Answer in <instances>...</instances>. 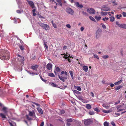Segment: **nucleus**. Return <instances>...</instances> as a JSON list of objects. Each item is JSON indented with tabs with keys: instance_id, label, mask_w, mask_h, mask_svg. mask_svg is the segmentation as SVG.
I'll return each instance as SVG.
<instances>
[{
	"instance_id": "obj_1",
	"label": "nucleus",
	"mask_w": 126,
	"mask_h": 126,
	"mask_svg": "<svg viewBox=\"0 0 126 126\" xmlns=\"http://www.w3.org/2000/svg\"><path fill=\"white\" fill-rule=\"evenodd\" d=\"M39 24L43 28L46 30H48L49 29V26L47 24H44L42 23H39Z\"/></svg>"
},
{
	"instance_id": "obj_2",
	"label": "nucleus",
	"mask_w": 126,
	"mask_h": 126,
	"mask_svg": "<svg viewBox=\"0 0 126 126\" xmlns=\"http://www.w3.org/2000/svg\"><path fill=\"white\" fill-rule=\"evenodd\" d=\"M102 30L100 29H98L96 32V38L98 39L100 38L101 35Z\"/></svg>"
},
{
	"instance_id": "obj_3",
	"label": "nucleus",
	"mask_w": 126,
	"mask_h": 126,
	"mask_svg": "<svg viewBox=\"0 0 126 126\" xmlns=\"http://www.w3.org/2000/svg\"><path fill=\"white\" fill-rule=\"evenodd\" d=\"M66 11L68 13L71 15H73L74 13V11L69 7L67 8L66 9Z\"/></svg>"
},
{
	"instance_id": "obj_4",
	"label": "nucleus",
	"mask_w": 126,
	"mask_h": 126,
	"mask_svg": "<svg viewBox=\"0 0 126 126\" xmlns=\"http://www.w3.org/2000/svg\"><path fill=\"white\" fill-rule=\"evenodd\" d=\"M83 122L85 125H88L91 123L92 121L90 119L84 120L83 121Z\"/></svg>"
},
{
	"instance_id": "obj_5",
	"label": "nucleus",
	"mask_w": 126,
	"mask_h": 126,
	"mask_svg": "<svg viewBox=\"0 0 126 126\" xmlns=\"http://www.w3.org/2000/svg\"><path fill=\"white\" fill-rule=\"evenodd\" d=\"M0 57L1 59L3 60H9L10 58V55L9 54L7 55H2Z\"/></svg>"
},
{
	"instance_id": "obj_6",
	"label": "nucleus",
	"mask_w": 126,
	"mask_h": 126,
	"mask_svg": "<svg viewBox=\"0 0 126 126\" xmlns=\"http://www.w3.org/2000/svg\"><path fill=\"white\" fill-rule=\"evenodd\" d=\"M87 11L90 14H94L95 13V11L94 9L92 8L87 9Z\"/></svg>"
},
{
	"instance_id": "obj_7",
	"label": "nucleus",
	"mask_w": 126,
	"mask_h": 126,
	"mask_svg": "<svg viewBox=\"0 0 126 126\" xmlns=\"http://www.w3.org/2000/svg\"><path fill=\"white\" fill-rule=\"evenodd\" d=\"M63 77L59 75H58V77L62 81L64 82L65 80L64 79H66L68 78V76H63Z\"/></svg>"
},
{
	"instance_id": "obj_8",
	"label": "nucleus",
	"mask_w": 126,
	"mask_h": 126,
	"mask_svg": "<svg viewBox=\"0 0 126 126\" xmlns=\"http://www.w3.org/2000/svg\"><path fill=\"white\" fill-rule=\"evenodd\" d=\"M75 5L77 7L81 8L83 7V6L81 4H80L78 2H74Z\"/></svg>"
},
{
	"instance_id": "obj_9",
	"label": "nucleus",
	"mask_w": 126,
	"mask_h": 126,
	"mask_svg": "<svg viewBox=\"0 0 126 126\" xmlns=\"http://www.w3.org/2000/svg\"><path fill=\"white\" fill-rule=\"evenodd\" d=\"M27 1L29 5L32 8L34 7V4L32 1L29 0H27Z\"/></svg>"
},
{
	"instance_id": "obj_10",
	"label": "nucleus",
	"mask_w": 126,
	"mask_h": 126,
	"mask_svg": "<svg viewBox=\"0 0 126 126\" xmlns=\"http://www.w3.org/2000/svg\"><path fill=\"white\" fill-rule=\"evenodd\" d=\"M11 18L12 19H14V23H15L16 24L17 23V22L19 23L20 22V20L18 18H13L12 17H11Z\"/></svg>"
},
{
	"instance_id": "obj_11",
	"label": "nucleus",
	"mask_w": 126,
	"mask_h": 126,
	"mask_svg": "<svg viewBox=\"0 0 126 126\" xmlns=\"http://www.w3.org/2000/svg\"><path fill=\"white\" fill-rule=\"evenodd\" d=\"M29 114L30 116L33 117L34 116L35 117V114L34 110H32L31 111H29Z\"/></svg>"
},
{
	"instance_id": "obj_12",
	"label": "nucleus",
	"mask_w": 126,
	"mask_h": 126,
	"mask_svg": "<svg viewBox=\"0 0 126 126\" xmlns=\"http://www.w3.org/2000/svg\"><path fill=\"white\" fill-rule=\"evenodd\" d=\"M52 64L51 63H48L47 65V68L49 70L51 69L52 67Z\"/></svg>"
},
{
	"instance_id": "obj_13",
	"label": "nucleus",
	"mask_w": 126,
	"mask_h": 126,
	"mask_svg": "<svg viewBox=\"0 0 126 126\" xmlns=\"http://www.w3.org/2000/svg\"><path fill=\"white\" fill-rule=\"evenodd\" d=\"M38 67V65H33L31 66V68L33 70H36Z\"/></svg>"
},
{
	"instance_id": "obj_14",
	"label": "nucleus",
	"mask_w": 126,
	"mask_h": 126,
	"mask_svg": "<svg viewBox=\"0 0 126 126\" xmlns=\"http://www.w3.org/2000/svg\"><path fill=\"white\" fill-rule=\"evenodd\" d=\"M38 111L41 114H43V112L42 109L38 107L37 108Z\"/></svg>"
},
{
	"instance_id": "obj_15",
	"label": "nucleus",
	"mask_w": 126,
	"mask_h": 126,
	"mask_svg": "<svg viewBox=\"0 0 126 126\" xmlns=\"http://www.w3.org/2000/svg\"><path fill=\"white\" fill-rule=\"evenodd\" d=\"M17 56L18 57H19L20 58L19 59L20 60V61H21L22 62V65L23 64V61H24V57H23L22 56H21L20 55H17Z\"/></svg>"
},
{
	"instance_id": "obj_16",
	"label": "nucleus",
	"mask_w": 126,
	"mask_h": 126,
	"mask_svg": "<svg viewBox=\"0 0 126 126\" xmlns=\"http://www.w3.org/2000/svg\"><path fill=\"white\" fill-rule=\"evenodd\" d=\"M3 111L6 114H7V113L8 112L7 108L5 107H3L2 109Z\"/></svg>"
},
{
	"instance_id": "obj_17",
	"label": "nucleus",
	"mask_w": 126,
	"mask_h": 126,
	"mask_svg": "<svg viewBox=\"0 0 126 126\" xmlns=\"http://www.w3.org/2000/svg\"><path fill=\"white\" fill-rule=\"evenodd\" d=\"M102 10L105 11H110V8L108 7H105L102 8Z\"/></svg>"
},
{
	"instance_id": "obj_18",
	"label": "nucleus",
	"mask_w": 126,
	"mask_h": 126,
	"mask_svg": "<svg viewBox=\"0 0 126 126\" xmlns=\"http://www.w3.org/2000/svg\"><path fill=\"white\" fill-rule=\"evenodd\" d=\"M86 72H87L88 70V67L87 66H84L82 68Z\"/></svg>"
},
{
	"instance_id": "obj_19",
	"label": "nucleus",
	"mask_w": 126,
	"mask_h": 126,
	"mask_svg": "<svg viewBox=\"0 0 126 126\" xmlns=\"http://www.w3.org/2000/svg\"><path fill=\"white\" fill-rule=\"evenodd\" d=\"M75 120L71 118H69L67 119L66 121L68 122H72L74 121Z\"/></svg>"
},
{
	"instance_id": "obj_20",
	"label": "nucleus",
	"mask_w": 126,
	"mask_h": 126,
	"mask_svg": "<svg viewBox=\"0 0 126 126\" xmlns=\"http://www.w3.org/2000/svg\"><path fill=\"white\" fill-rule=\"evenodd\" d=\"M121 28L126 29V24H121Z\"/></svg>"
},
{
	"instance_id": "obj_21",
	"label": "nucleus",
	"mask_w": 126,
	"mask_h": 126,
	"mask_svg": "<svg viewBox=\"0 0 126 126\" xmlns=\"http://www.w3.org/2000/svg\"><path fill=\"white\" fill-rule=\"evenodd\" d=\"M122 79H121L120 80L115 82L114 83V84L116 85L119 84L122 82Z\"/></svg>"
},
{
	"instance_id": "obj_22",
	"label": "nucleus",
	"mask_w": 126,
	"mask_h": 126,
	"mask_svg": "<svg viewBox=\"0 0 126 126\" xmlns=\"http://www.w3.org/2000/svg\"><path fill=\"white\" fill-rule=\"evenodd\" d=\"M70 57V55L69 54L67 53H66L65 54H64V57L65 59H67L68 58Z\"/></svg>"
},
{
	"instance_id": "obj_23",
	"label": "nucleus",
	"mask_w": 126,
	"mask_h": 126,
	"mask_svg": "<svg viewBox=\"0 0 126 126\" xmlns=\"http://www.w3.org/2000/svg\"><path fill=\"white\" fill-rule=\"evenodd\" d=\"M64 74L65 75V76H68V73L66 71H62L61 72V75H62Z\"/></svg>"
},
{
	"instance_id": "obj_24",
	"label": "nucleus",
	"mask_w": 126,
	"mask_h": 126,
	"mask_svg": "<svg viewBox=\"0 0 126 126\" xmlns=\"http://www.w3.org/2000/svg\"><path fill=\"white\" fill-rule=\"evenodd\" d=\"M55 70L57 72H59L60 71V69L59 67L55 66Z\"/></svg>"
},
{
	"instance_id": "obj_25",
	"label": "nucleus",
	"mask_w": 126,
	"mask_h": 126,
	"mask_svg": "<svg viewBox=\"0 0 126 126\" xmlns=\"http://www.w3.org/2000/svg\"><path fill=\"white\" fill-rule=\"evenodd\" d=\"M74 87L75 89H77V90L78 91H80L81 90V88H80V87L79 86H74Z\"/></svg>"
},
{
	"instance_id": "obj_26",
	"label": "nucleus",
	"mask_w": 126,
	"mask_h": 126,
	"mask_svg": "<svg viewBox=\"0 0 126 126\" xmlns=\"http://www.w3.org/2000/svg\"><path fill=\"white\" fill-rule=\"evenodd\" d=\"M69 72L70 74V75L71 76L73 80V79H74L73 74V73L71 71H69Z\"/></svg>"
},
{
	"instance_id": "obj_27",
	"label": "nucleus",
	"mask_w": 126,
	"mask_h": 126,
	"mask_svg": "<svg viewBox=\"0 0 126 126\" xmlns=\"http://www.w3.org/2000/svg\"><path fill=\"white\" fill-rule=\"evenodd\" d=\"M0 115L1 117L5 119L6 118L5 115L3 113H0Z\"/></svg>"
},
{
	"instance_id": "obj_28",
	"label": "nucleus",
	"mask_w": 126,
	"mask_h": 126,
	"mask_svg": "<svg viewBox=\"0 0 126 126\" xmlns=\"http://www.w3.org/2000/svg\"><path fill=\"white\" fill-rule=\"evenodd\" d=\"M122 86L121 85H118L116 86V87L115 88V90L117 91L121 88Z\"/></svg>"
},
{
	"instance_id": "obj_29",
	"label": "nucleus",
	"mask_w": 126,
	"mask_h": 126,
	"mask_svg": "<svg viewBox=\"0 0 126 126\" xmlns=\"http://www.w3.org/2000/svg\"><path fill=\"white\" fill-rule=\"evenodd\" d=\"M110 21L113 22L115 18L113 16H111L110 17Z\"/></svg>"
},
{
	"instance_id": "obj_30",
	"label": "nucleus",
	"mask_w": 126,
	"mask_h": 126,
	"mask_svg": "<svg viewBox=\"0 0 126 126\" xmlns=\"http://www.w3.org/2000/svg\"><path fill=\"white\" fill-rule=\"evenodd\" d=\"M35 11L36 10L35 9H33L32 10L33 15L34 16H35L36 15L35 13Z\"/></svg>"
},
{
	"instance_id": "obj_31",
	"label": "nucleus",
	"mask_w": 126,
	"mask_h": 126,
	"mask_svg": "<svg viewBox=\"0 0 126 126\" xmlns=\"http://www.w3.org/2000/svg\"><path fill=\"white\" fill-rule=\"evenodd\" d=\"M86 107L88 109H91V108L90 105L89 104L86 105Z\"/></svg>"
},
{
	"instance_id": "obj_32",
	"label": "nucleus",
	"mask_w": 126,
	"mask_h": 126,
	"mask_svg": "<svg viewBox=\"0 0 126 126\" xmlns=\"http://www.w3.org/2000/svg\"><path fill=\"white\" fill-rule=\"evenodd\" d=\"M48 75L50 77H54L55 76L53 73H49L48 74Z\"/></svg>"
},
{
	"instance_id": "obj_33",
	"label": "nucleus",
	"mask_w": 126,
	"mask_h": 126,
	"mask_svg": "<svg viewBox=\"0 0 126 126\" xmlns=\"http://www.w3.org/2000/svg\"><path fill=\"white\" fill-rule=\"evenodd\" d=\"M95 18L97 20L99 21L101 17L100 16H95Z\"/></svg>"
},
{
	"instance_id": "obj_34",
	"label": "nucleus",
	"mask_w": 126,
	"mask_h": 126,
	"mask_svg": "<svg viewBox=\"0 0 126 126\" xmlns=\"http://www.w3.org/2000/svg\"><path fill=\"white\" fill-rule=\"evenodd\" d=\"M56 0L57 1L59 5L61 6L62 5V4L61 0Z\"/></svg>"
},
{
	"instance_id": "obj_35",
	"label": "nucleus",
	"mask_w": 126,
	"mask_h": 126,
	"mask_svg": "<svg viewBox=\"0 0 126 126\" xmlns=\"http://www.w3.org/2000/svg\"><path fill=\"white\" fill-rule=\"evenodd\" d=\"M102 106L103 107L106 109H108L109 108V106H106L105 104H103Z\"/></svg>"
},
{
	"instance_id": "obj_36",
	"label": "nucleus",
	"mask_w": 126,
	"mask_h": 126,
	"mask_svg": "<svg viewBox=\"0 0 126 126\" xmlns=\"http://www.w3.org/2000/svg\"><path fill=\"white\" fill-rule=\"evenodd\" d=\"M89 18L91 20L93 21H95V19L93 17L91 16H89Z\"/></svg>"
},
{
	"instance_id": "obj_37",
	"label": "nucleus",
	"mask_w": 126,
	"mask_h": 126,
	"mask_svg": "<svg viewBox=\"0 0 126 126\" xmlns=\"http://www.w3.org/2000/svg\"><path fill=\"white\" fill-rule=\"evenodd\" d=\"M104 126H109V124L107 122H105L104 123Z\"/></svg>"
},
{
	"instance_id": "obj_38",
	"label": "nucleus",
	"mask_w": 126,
	"mask_h": 126,
	"mask_svg": "<svg viewBox=\"0 0 126 126\" xmlns=\"http://www.w3.org/2000/svg\"><path fill=\"white\" fill-rule=\"evenodd\" d=\"M116 24L117 25H118L119 27L120 28V27L121 24H120L118 22L116 21Z\"/></svg>"
},
{
	"instance_id": "obj_39",
	"label": "nucleus",
	"mask_w": 126,
	"mask_h": 126,
	"mask_svg": "<svg viewBox=\"0 0 126 126\" xmlns=\"http://www.w3.org/2000/svg\"><path fill=\"white\" fill-rule=\"evenodd\" d=\"M82 14L84 15L87 16H88V14L86 12H85L84 11H82Z\"/></svg>"
},
{
	"instance_id": "obj_40",
	"label": "nucleus",
	"mask_w": 126,
	"mask_h": 126,
	"mask_svg": "<svg viewBox=\"0 0 126 126\" xmlns=\"http://www.w3.org/2000/svg\"><path fill=\"white\" fill-rule=\"evenodd\" d=\"M51 85L53 87H56L57 86V85L55 83H52L51 84Z\"/></svg>"
},
{
	"instance_id": "obj_41",
	"label": "nucleus",
	"mask_w": 126,
	"mask_h": 126,
	"mask_svg": "<svg viewBox=\"0 0 126 126\" xmlns=\"http://www.w3.org/2000/svg\"><path fill=\"white\" fill-rule=\"evenodd\" d=\"M89 114L91 115H93L94 114V113L93 111H90L89 112Z\"/></svg>"
},
{
	"instance_id": "obj_42",
	"label": "nucleus",
	"mask_w": 126,
	"mask_h": 126,
	"mask_svg": "<svg viewBox=\"0 0 126 126\" xmlns=\"http://www.w3.org/2000/svg\"><path fill=\"white\" fill-rule=\"evenodd\" d=\"M109 19V18L108 17H105L103 18L102 19L104 21H105L106 20H108Z\"/></svg>"
},
{
	"instance_id": "obj_43",
	"label": "nucleus",
	"mask_w": 126,
	"mask_h": 126,
	"mask_svg": "<svg viewBox=\"0 0 126 126\" xmlns=\"http://www.w3.org/2000/svg\"><path fill=\"white\" fill-rule=\"evenodd\" d=\"M94 110L95 111H96L97 112H99L100 111L98 109V108L97 107L95 108H94Z\"/></svg>"
},
{
	"instance_id": "obj_44",
	"label": "nucleus",
	"mask_w": 126,
	"mask_h": 126,
	"mask_svg": "<svg viewBox=\"0 0 126 126\" xmlns=\"http://www.w3.org/2000/svg\"><path fill=\"white\" fill-rule=\"evenodd\" d=\"M94 58H96L98 59H99V58L98 57V56L96 54H94Z\"/></svg>"
},
{
	"instance_id": "obj_45",
	"label": "nucleus",
	"mask_w": 126,
	"mask_h": 126,
	"mask_svg": "<svg viewBox=\"0 0 126 126\" xmlns=\"http://www.w3.org/2000/svg\"><path fill=\"white\" fill-rule=\"evenodd\" d=\"M103 112L105 113H108L110 112L109 110H103Z\"/></svg>"
},
{
	"instance_id": "obj_46",
	"label": "nucleus",
	"mask_w": 126,
	"mask_h": 126,
	"mask_svg": "<svg viewBox=\"0 0 126 126\" xmlns=\"http://www.w3.org/2000/svg\"><path fill=\"white\" fill-rule=\"evenodd\" d=\"M16 0L17 2V4L19 5L21 4V2L20 0Z\"/></svg>"
},
{
	"instance_id": "obj_47",
	"label": "nucleus",
	"mask_w": 126,
	"mask_h": 126,
	"mask_svg": "<svg viewBox=\"0 0 126 126\" xmlns=\"http://www.w3.org/2000/svg\"><path fill=\"white\" fill-rule=\"evenodd\" d=\"M102 15H106L107 14V13L106 12H101Z\"/></svg>"
},
{
	"instance_id": "obj_48",
	"label": "nucleus",
	"mask_w": 126,
	"mask_h": 126,
	"mask_svg": "<svg viewBox=\"0 0 126 126\" xmlns=\"http://www.w3.org/2000/svg\"><path fill=\"white\" fill-rule=\"evenodd\" d=\"M109 56L108 55H104L102 56V57L104 59H107L108 58Z\"/></svg>"
},
{
	"instance_id": "obj_49",
	"label": "nucleus",
	"mask_w": 126,
	"mask_h": 126,
	"mask_svg": "<svg viewBox=\"0 0 126 126\" xmlns=\"http://www.w3.org/2000/svg\"><path fill=\"white\" fill-rule=\"evenodd\" d=\"M52 24L53 25V26L55 28H57V26H56V24H55L53 23V21H52Z\"/></svg>"
},
{
	"instance_id": "obj_50",
	"label": "nucleus",
	"mask_w": 126,
	"mask_h": 126,
	"mask_svg": "<svg viewBox=\"0 0 126 126\" xmlns=\"http://www.w3.org/2000/svg\"><path fill=\"white\" fill-rule=\"evenodd\" d=\"M65 113V111L63 110H61L60 111V113L62 114H64Z\"/></svg>"
},
{
	"instance_id": "obj_51",
	"label": "nucleus",
	"mask_w": 126,
	"mask_h": 126,
	"mask_svg": "<svg viewBox=\"0 0 126 126\" xmlns=\"http://www.w3.org/2000/svg\"><path fill=\"white\" fill-rule=\"evenodd\" d=\"M112 2L114 5L117 4L116 3L115 0H112Z\"/></svg>"
},
{
	"instance_id": "obj_52",
	"label": "nucleus",
	"mask_w": 126,
	"mask_h": 126,
	"mask_svg": "<svg viewBox=\"0 0 126 126\" xmlns=\"http://www.w3.org/2000/svg\"><path fill=\"white\" fill-rule=\"evenodd\" d=\"M66 27H67V28H71V26L69 24H67L66 25Z\"/></svg>"
},
{
	"instance_id": "obj_53",
	"label": "nucleus",
	"mask_w": 126,
	"mask_h": 126,
	"mask_svg": "<svg viewBox=\"0 0 126 126\" xmlns=\"http://www.w3.org/2000/svg\"><path fill=\"white\" fill-rule=\"evenodd\" d=\"M16 12L20 14L22 13V11H21L19 10H17Z\"/></svg>"
},
{
	"instance_id": "obj_54",
	"label": "nucleus",
	"mask_w": 126,
	"mask_h": 126,
	"mask_svg": "<svg viewBox=\"0 0 126 126\" xmlns=\"http://www.w3.org/2000/svg\"><path fill=\"white\" fill-rule=\"evenodd\" d=\"M73 91L74 93H76L77 94H78L79 93V92L78 91L75 90H73Z\"/></svg>"
},
{
	"instance_id": "obj_55",
	"label": "nucleus",
	"mask_w": 126,
	"mask_h": 126,
	"mask_svg": "<svg viewBox=\"0 0 126 126\" xmlns=\"http://www.w3.org/2000/svg\"><path fill=\"white\" fill-rule=\"evenodd\" d=\"M44 44L45 47L47 49L48 48V47L47 46V45L46 43L44 42Z\"/></svg>"
},
{
	"instance_id": "obj_56",
	"label": "nucleus",
	"mask_w": 126,
	"mask_h": 126,
	"mask_svg": "<svg viewBox=\"0 0 126 126\" xmlns=\"http://www.w3.org/2000/svg\"><path fill=\"white\" fill-rule=\"evenodd\" d=\"M122 15L124 17H125L126 16V12H123L122 13Z\"/></svg>"
},
{
	"instance_id": "obj_57",
	"label": "nucleus",
	"mask_w": 126,
	"mask_h": 126,
	"mask_svg": "<svg viewBox=\"0 0 126 126\" xmlns=\"http://www.w3.org/2000/svg\"><path fill=\"white\" fill-rule=\"evenodd\" d=\"M19 47L20 49L22 50L24 49V47L23 46H21Z\"/></svg>"
},
{
	"instance_id": "obj_58",
	"label": "nucleus",
	"mask_w": 126,
	"mask_h": 126,
	"mask_svg": "<svg viewBox=\"0 0 126 126\" xmlns=\"http://www.w3.org/2000/svg\"><path fill=\"white\" fill-rule=\"evenodd\" d=\"M124 109H117V112H118L120 111H122L123 110H124Z\"/></svg>"
},
{
	"instance_id": "obj_59",
	"label": "nucleus",
	"mask_w": 126,
	"mask_h": 126,
	"mask_svg": "<svg viewBox=\"0 0 126 126\" xmlns=\"http://www.w3.org/2000/svg\"><path fill=\"white\" fill-rule=\"evenodd\" d=\"M90 94L91 95L92 97H94V95L93 92H91L90 93Z\"/></svg>"
},
{
	"instance_id": "obj_60",
	"label": "nucleus",
	"mask_w": 126,
	"mask_h": 126,
	"mask_svg": "<svg viewBox=\"0 0 126 126\" xmlns=\"http://www.w3.org/2000/svg\"><path fill=\"white\" fill-rule=\"evenodd\" d=\"M27 118L28 120H31V117H29L28 116H27Z\"/></svg>"
},
{
	"instance_id": "obj_61",
	"label": "nucleus",
	"mask_w": 126,
	"mask_h": 126,
	"mask_svg": "<svg viewBox=\"0 0 126 126\" xmlns=\"http://www.w3.org/2000/svg\"><path fill=\"white\" fill-rule=\"evenodd\" d=\"M84 29V28L83 27H81L80 28V31L82 32L83 31Z\"/></svg>"
},
{
	"instance_id": "obj_62",
	"label": "nucleus",
	"mask_w": 126,
	"mask_h": 126,
	"mask_svg": "<svg viewBox=\"0 0 126 126\" xmlns=\"http://www.w3.org/2000/svg\"><path fill=\"white\" fill-rule=\"evenodd\" d=\"M111 124L113 126H115V125L113 122H111Z\"/></svg>"
},
{
	"instance_id": "obj_63",
	"label": "nucleus",
	"mask_w": 126,
	"mask_h": 126,
	"mask_svg": "<svg viewBox=\"0 0 126 126\" xmlns=\"http://www.w3.org/2000/svg\"><path fill=\"white\" fill-rule=\"evenodd\" d=\"M102 27L104 29H106V27L104 24H103L102 25Z\"/></svg>"
},
{
	"instance_id": "obj_64",
	"label": "nucleus",
	"mask_w": 126,
	"mask_h": 126,
	"mask_svg": "<svg viewBox=\"0 0 126 126\" xmlns=\"http://www.w3.org/2000/svg\"><path fill=\"white\" fill-rule=\"evenodd\" d=\"M44 124V122H42L40 124V126H43Z\"/></svg>"
}]
</instances>
